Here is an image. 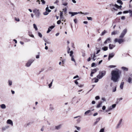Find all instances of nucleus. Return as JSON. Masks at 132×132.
<instances>
[{
  "instance_id": "nucleus-1",
  "label": "nucleus",
  "mask_w": 132,
  "mask_h": 132,
  "mask_svg": "<svg viewBox=\"0 0 132 132\" xmlns=\"http://www.w3.org/2000/svg\"><path fill=\"white\" fill-rule=\"evenodd\" d=\"M121 73V71L118 69L112 70L111 72V80L114 82H118L120 77Z\"/></svg>"
},
{
  "instance_id": "nucleus-2",
  "label": "nucleus",
  "mask_w": 132,
  "mask_h": 132,
  "mask_svg": "<svg viewBox=\"0 0 132 132\" xmlns=\"http://www.w3.org/2000/svg\"><path fill=\"white\" fill-rule=\"evenodd\" d=\"M127 30L126 29H125L123 30L119 36V37L120 38H115L114 40V42L115 43L118 42L119 44H120L124 42L125 40L122 38L124 37L125 35L127 33Z\"/></svg>"
},
{
  "instance_id": "nucleus-3",
  "label": "nucleus",
  "mask_w": 132,
  "mask_h": 132,
  "mask_svg": "<svg viewBox=\"0 0 132 132\" xmlns=\"http://www.w3.org/2000/svg\"><path fill=\"white\" fill-rule=\"evenodd\" d=\"M106 74V72L105 71H100L99 74L97 76V78L99 79H101Z\"/></svg>"
},
{
  "instance_id": "nucleus-4",
  "label": "nucleus",
  "mask_w": 132,
  "mask_h": 132,
  "mask_svg": "<svg viewBox=\"0 0 132 132\" xmlns=\"http://www.w3.org/2000/svg\"><path fill=\"white\" fill-rule=\"evenodd\" d=\"M33 11L34 13L35 14L36 17L38 18H39L40 14L39 10L36 9L34 10Z\"/></svg>"
},
{
  "instance_id": "nucleus-5",
  "label": "nucleus",
  "mask_w": 132,
  "mask_h": 132,
  "mask_svg": "<svg viewBox=\"0 0 132 132\" xmlns=\"http://www.w3.org/2000/svg\"><path fill=\"white\" fill-rule=\"evenodd\" d=\"M34 61V59H31L29 60L25 65L27 67H29L31 66Z\"/></svg>"
},
{
  "instance_id": "nucleus-6",
  "label": "nucleus",
  "mask_w": 132,
  "mask_h": 132,
  "mask_svg": "<svg viewBox=\"0 0 132 132\" xmlns=\"http://www.w3.org/2000/svg\"><path fill=\"white\" fill-rule=\"evenodd\" d=\"M80 13H81V14H84V13L81 12H69V14H71V17L77 14H80Z\"/></svg>"
},
{
  "instance_id": "nucleus-7",
  "label": "nucleus",
  "mask_w": 132,
  "mask_h": 132,
  "mask_svg": "<svg viewBox=\"0 0 132 132\" xmlns=\"http://www.w3.org/2000/svg\"><path fill=\"white\" fill-rule=\"evenodd\" d=\"M122 120V119H121L119 121L118 123L117 124V125L116 127V128H118L121 127V125Z\"/></svg>"
},
{
  "instance_id": "nucleus-8",
  "label": "nucleus",
  "mask_w": 132,
  "mask_h": 132,
  "mask_svg": "<svg viewBox=\"0 0 132 132\" xmlns=\"http://www.w3.org/2000/svg\"><path fill=\"white\" fill-rule=\"evenodd\" d=\"M6 123L7 124L10 125L12 126H13V122L10 119L6 121Z\"/></svg>"
},
{
  "instance_id": "nucleus-9",
  "label": "nucleus",
  "mask_w": 132,
  "mask_h": 132,
  "mask_svg": "<svg viewBox=\"0 0 132 132\" xmlns=\"http://www.w3.org/2000/svg\"><path fill=\"white\" fill-rule=\"evenodd\" d=\"M119 33V31L115 30L112 32L111 33V34L112 35H118Z\"/></svg>"
},
{
  "instance_id": "nucleus-10",
  "label": "nucleus",
  "mask_w": 132,
  "mask_h": 132,
  "mask_svg": "<svg viewBox=\"0 0 132 132\" xmlns=\"http://www.w3.org/2000/svg\"><path fill=\"white\" fill-rule=\"evenodd\" d=\"M112 6L113 7H114L118 9H121L122 7L121 5L119 6L117 4H115L114 5L112 4Z\"/></svg>"
},
{
  "instance_id": "nucleus-11",
  "label": "nucleus",
  "mask_w": 132,
  "mask_h": 132,
  "mask_svg": "<svg viewBox=\"0 0 132 132\" xmlns=\"http://www.w3.org/2000/svg\"><path fill=\"white\" fill-rule=\"evenodd\" d=\"M111 42V38H108L104 42L105 44H106L107 43H110Z\"/></svg>"
},
{
  "instance_id": "nucleus-12",
  "label": "nucleus",
  "mask_w": 132,
  "mask_h": 132,
  "mask_svg": "<svg viewBox=\"0 0 132 132\" xmlns=\"http://www.w3.org/2000/svg\"><path fill=\"white\" fill-rule=\"evenodd\" d=\"M127 82L129 84H131L132 83V78L131 77H129L127 80Z\"/></svg>"
},
{
  "instance_id": "nucleus-13",
  "label": "nucleus",
  "mask_w": 132,
  "mask_h": 132,
  "mask_svg": "<svg viewBox=\"0 0 132 132\" xmlns=\"http://www.w3.org/2000/svg\"><path fill=\"white\" fill-rule=\"evenodd\" d=\"M115 46V45H114L110 44L109 45V48L110 50L113 49Z\"/></svg>"
},
{
  "instance_id": "nucleus-14",
  "label": "nucleus",
  "mask_w": 132,
  "mask_h": 132,
  "mask_svg": "<svg viewBox=\"0 0 132 132\" xmlns=\"http://www.w3.org/2000/svg\"><path fill=\"white\" fill-rule=\"evenodd\" d=\"M114 55V54L113 53L110 54L109 56L108 60H110V59L112 58Z\"/></svg>"
},
{
  "instance_id": "nucleus-15",
  "label": "nucleus",
  "mask_w": 132,
  "mask_h": 132,
  "mask_svg": "<svg viewBox=\"0 0 132 132\" xmlns=\"http://www.w3.org/2000/svg\"><path fill=\"white\" fill-rule=\"evenodd\" d=\"M124 82H122L120 84V87L121 89H122L123 88V86Z\"/></svg>"
},
{
  "instance_id": "nucleus-16",
  "label": "nucleus",
  "mask_w": 132,
  "mask_h": 132,
  "mask_svg": "<svg viewBox=\"0 0 132 132\" xmlns=\"http://www.w3.org/2000/svg\"><path fill=\"white\" fill-rule=\"evenodd\" d=\"M121 69L124 71H127L128 70V68L124 67H122Z\"/></svg>"
},
{
  "instance_id": "nucleus-17",
  "label": "nucleus",
  "mask_w": 132,
  "mask_h": 132,
  "mask_svg": "<svg viewBox=\"0 0 132 132\" xmlns=\"http://www.w3.org/2000/svg\"><path fill=\"white\" fill-rule=\"evenodd\" d=\"M102 102H98V104L97 105L96 107L97 108H100L102 105Z\"/></svg>"
},
{
  "instance_id": "nucleus-18",
  "label": "nucleus",
  "mask_w": 132,
  "mask_h": 132,
  "mask_svg": "<svg viewBox=\"0 0 132 132\" xmlns=\"http://www.w3.org/2000/svg\"><path fill=\"white\" fill-rule=\"evenodd\" d=\"M1 108L3 109H5L6 108V106L5 104H2L0 105Z\"/></svg>"
},
{
  "instance_id": "nucleus-19",
  "label": "nucleus",
  "mask_w": 132,
  "mask_h": 132,
  "mask_svg": "<svg viewBox=\"0 0 132 132\" xmlns=\"http://www.w3.org/2000/svg\"><path fill=\"white\" fill-rule=\"evenodd\" d=\"M8 84L9 86H10L12 85V82L11 80H8Z\"/></svg>"
},
{
  "instance_id": "nucleus-20",
  "label": "nucleus",
  "mask_w": 132,
  "mask_h": 132,
  "mask_svg": "<svg viewBox=\"0 0 132 132\" xmlns=\"http://www.w3.org/2000/svg\"><path fill=\"white\" fill-rule=\"evenodd\" d=\"M91 112V110H88L85 112V113H84L85 115H87L88 114L90 113Z\"/></svg>"
},
{
  "instance_id": "nucleus-21",
  "label": "nucleus",
  "mask_w": 132,
  "mask_h": 132,
  "mask_svg": "<svg viewBox=\"0 0 132 132\" xmlns=\"http://www.w3.org/2000/svg\"><path fill=\"white\" fill-rule=\"evenodd\" d=\"M107 31L105 30H104L103 31L101 34L100 35L101 36H103L104 35L105 33H107Z\"/></svg>"
},
{
  "instance_id": "nucleus-22",
  "label": "nucleus",
  "mask_w": 132,
  "mask_h": 132,
  "mask_svg": "<svg viewBox=\"0 0 132 132\" xmlns=\"http://www.w3.org/2000/svg\"><path fill=\"white\" fill-rule=\"evenodd\" d=\"M102 49L104 51H106L108 50V47L106 46H105L102 47Z\"/></svg>"
},
{
  "instance_id": "nucleus-23",
  "label": "nucleus",
  "mask_w": 132,
  "mask_h": 132,
  "mask_svg": "<svg viewBox=\"0 0 132 132\" xmlns=\"http://www.w3.org/2000/svg\"><path fill=\"white\" fill-rule=\"evenodd\" d=\"M101 118H99L97 119H96V121L94 122V124H96L100 120Z\"/></svg>"
},
{
  "instance_id": "nucleus-24",
  "label": "nucleus",
  "mask_w": 132,
  "mask_h": 132,
  "mask_svg": "<svg viewBox=\"0 0 132 132\" xmlns=\"http://www.w3.org/2000/svg\"><path fill=\"white\" fill-rule=\"evenodd\" d=\"M98 70V69L97 68L94 69L92 70V71L91 72H93V73L94 74Z\"/></svg>"
},
{
  "instance_id": "nucleus-25",
  "label": "nucleus",
  "mask_w": 132,
  "mask_h": 132,
  "mask_svg": "<svg viewBox=\"0 0 132 132\" xmlns=\"http://www.w3.org/2000/svg\"><path fill=\"white\" fill-rule=\"evenodd\" d=\"M71 60L72 61H73L75 63H76V61L74 58V56L71 57Z\"/></svg>"
},
{
  "instance_id": "nucleus-26",
  "label": "nucleus",
  "mask_w": 132,
  "mask_h": 132,
  "mask_svg": "<svg viewBox=\"0 0 132 132\" xmlns=\"http://www.w3.org/2000/svg\"><path fill=\"white\" fill-rule=\"evenodd\" d=\"M61 125H59L56 126L55 129H56L58 130L61 128Z\"/></svg>"
},
{
  "instance_id": "nucleus-27",
  "label": "nucleus",
  "mask_w": 132,
  "mask_h": 132,
  "mask_svg": "<svg viewBox=\"0 0 132 132\" xmlns=\"http://www.w3.org/2000/svg\"><path fill=\"white\" fill-rule=\"evenodd\" d=\"M117 2L118 3H119L121 5H122L123 4V3L122 2V1L121 0H118Z\"/></svg>"
},
{
  "instance_id": "nucleus-28",
  "label": "nucleus",
  "mask_w": 132,
  "mask_h": 132,
  "mask_svg": "<svg viewBox=\"0 0 132 132\" xmlns=\"http://www.w3.org/2000/svg\"><path fill=\"white\" fill-rule=\"evenodd\" d=\"M33 25L34 26V27L35 28L36 30H38V28L37 27L36 24H34Z\"/></svg>"
},
{
  "instance_id": "nucleus-29",
  "label": "nucleus",
  "mask_w": 132,
  "mask_h": 132,
  "mask_svg": "<svg viewBox=\"0 0 132 132\" xmlns=\"http://www.w3.org/2000/svg\"><path fill=\"white\" fill-rule=\"evenodd\" d=\"M62 10H63V11L64 12V13L65 14H66V13H67V9L66 8H65L64 9H63Z\"/></svg>"
},
{
  "instance_id": "nucleus-30",
  "label": "nucleus",
  "mask_w": 132,
  "mask_h": 132,
  "mask_svg": "<svg viewBox=\"0 0 132 132\" xmlns=\"http://www.w3.org/2000/svg\"><path fill=\"white\" fill-rule=\"evenodd\" d=\"M130 14V17L132 16V11L131 10H129V12Z\"/></svg>"
},
{
  "instance_id": "nucleus-31",
  "label": "nucleus",
  "mask_w": 132,
  "mask_h": 132,
  "mask_svg": "<svg viewBox=\"0 0 132 132\" xmlns=\"http://www.w3.org/2000/svg\"><path fill=\"white\" fill-rule=\"evenodd\" d=\"M60 60L62 61V64L63 65L64 64V62H65V59H63V60Z\"/></svg>"
},
{
  "instance_id": "nucleus-32",
  "label": "nucleus",
  "mask_w": 132,
  "mask_h": 132,
  "mask_svg": "<svg viewBox=\"0 0 132 132\" xmlns=\"http://www.w3.org/2000/svg\"><path fill=\"white\" fill-rule=\"evenodd\" d=\"M96 57V56L95 55V53H94L93 55V56L92 58V59L94 61H95L96 60V59H95V58Z\"/></svg>"
},
{
  "instance_id": "nucleus-33",
  "label": "nucleus",
  "mask_w": 132,
  "mask_h": 132,
  "mask_svg": "<svg viewBox=\"0 0 132 132\" xmlns=\"http://www.w3.org/2000/svg\"><path fill=\"white\" fill-rule=\"evenodd\" d=\"M53 81V80H52V81L51 82V83L48 85V86H49V88H51V87L52 86V84Z\"/></svg>"
},
{
  "instance_id": "nucleus-34",
  "label": "nucleus",
  "mask_w": 132,
  "mask_h": 132,
  "mask_svg": "<svg viewBox=\"0 0 132 132\" xmlns=\"http://www.w3.org/2000/svg\"><path fill=\"white\" fill-rule=\"evenodd\" d=\"M116 67V66L115 65H110L109 66V67L110 68H114Z\"/></svg>"
},
{
  "instance_id": "nucleus-35",
  "label": "nucleus",
  "mask_w": 132,
  "mask_h": 132,
  "mask_svg": "<svg viewBox=\"0 0 132 132\" xmlns=\"http://www.w3.org/2000/svg\"><path fill=\"white\" fill-rule=\"evenodd\" d=\"M116 90V86L114 87H113L112 88V92H114Z\"/></svg>"
},
{
  "instance_id": "nucleus-36",
  "label": "nucleus",
  "mask_w": 132,
  "mask_h": 132,
  "mask_svg": "<svg viewBox=\"0 0 132 132\" xmlns=\"http://www.w3.org/2000/svg\"><path fill=\"white\" fill-rule=\"evenodd\" d=\"M28 35L30 36L31 37L33 38L34 37V35L31 34V33L29 32L28 33Z\"/></svg>"
},
{
  "instance_id": "nucleus-37",
  "label": "nucleus",
  "mask_w": 132,
  "mask_h": 132,
  "mask_svg": "<svg viewBox=\"0 0 132 132\" xmlns=\"http://www.w3.org/2000/svg\"><path fill=\"white\" fill-rule=\"evenodd\" d=\"M73 51H70V55L71 57L74 56V55H73Z\"/></svg>"
},
{
  "instance_id": "nucleus-38",
  "label": "nucleus",
  "mask_w": 132,
  "mask_h": 132,
  "mask_svg": "<svg viewBox=\"0 0 132 132\" xmlns=\"http://www.w3.org/2000/svg\"><path fill=\"white\" fill-rule=\"evenodd\" d=\"M38 36L40 38H42V34L39 32H38Z\"/></svg>"
},
{
  "instance_id": "nucleus-39",
  "label": "nucleus",
  "mask_w": 132,
  "mask_h": 132,
  "mask_svg": "<svg viewBox=\"0 0 132 132\" xmlns=\"http://www.w3.org/2000/svg\"><path fill=\"white\" fill-rule=\"evenodd\" d=\"M50 109L51 111L54 109V108L51 104L50 105Z\"/></svg>"
},
{
  "instance_id": "nucleus-40",
  "label": "nucleus",
  "mask_w": 132,
  "mask_h": 132,
  "mask_svg": "<svg viewBox=\"0 0 132 132\" xmlns=\"http://www.w3.org/2000/svg\"><path fill=\"white\" fill-rule=\"evenodd\" d=\"M49 12H48L47 11H46V12H45L43 13V14L44 15H47V14H48Z\"/></svg>"
},
{
  "instance_id": "nucleus-41",
  "label": "nucleus",
  "mask_w": 132,
  "mask_h": 132,
  "mask_svg": "<svg viewBox=\"0 0 132 132\" xmlns=\"http://www.w3.org/2000/svg\"><path fill=\"white\" fill-rule=\"evenodd\" d=\"M46 11H47L48 12H51V10L49 9L48 7H47L46 9Z\"/></svg>"
},
{
  "instance_id": "nucleus-42",
  "label": "nucleus",
  "mask_w": 132,
  "mask_h": 132,
  "mask_svg": "<svg viewBox=\"0 0 132 132\" xmlns=\"http://www.w3.org/2000/svg\"><path fill=\"white\" fill-rule=\"evenodd\" d=\"M75 127L76 128L77 130H78V131H80L81 129V128L80 127H78L76 126H75Z\"/></svg>"
},
{
  "instance_id": "nucleus-43",
  "label": "nucleus",
  "mask_w": 132,
  "mask_h": 132,
  "mask_svg": "<svg viewBox=\"0 0 132 132\" xmlns=\"http://www.w3.org/2000/svg\"><path fill=\"white\" fill-rule=\"evenodd\" d=\"M95 79V80L94 81V82H97L98 81V79H96V78H94L93 79V80Z\"/></svg>"
},
{
  "instance_id": "nucleus-44",
  "label": "nucleus",
  "mask_w": 132,
  "mask_h": 132,
  "mask_svg": "<svg viewBox=\"0 0 132 132\" xmlns=\"http://www.w3.org/2000/svg\"><path fill=\"white\" fill-rule=\"evenodd\" d=\"M15 19L16 21L19 22L20 21V19L18 18H15Z\"/></svg>"
},
{
  "instance_id": "nucleus-45",
  "label": "nucleus",
  "mask_w": 132,
  "mask_h": 132,
  "mask_svg": "<svg viewBox=\"0 0 132 132\" xmlns=\"http://www.w3.org/2000/svg\"><path fill=\"white\" fill-rule=\"evenodd\" d=\"M51 30L49 28L48 29V30L47 31V33H49Z\"/></svg>"
},
{
  "instance_id": "nucleus-46",
  "label": "nucleus",
  "mask_w": 132,
  "mask_h": 132,
  "mask_svg": "<svg viewBox=\"0 0 132 132\" xmlns=\"http://www.w3.org/2000/svg\"><path fill=\"white\" fill-rule=\"evenodd\" d=\"M41 1L42 2V4H44L45 3V2L44 0H41Z\"/></svg>"
},
{
  "instance_id": "nucleus-47",
  "label": "nucleus",
  "mask_w": 132,
  "mask_h": 132,
  "mask_svg": "<svg viewBox=\"0 0 132 132\" xmlns=\"http://www.w3.org/2000/svg\"><path fill=\"white\" fill-rule=\"evenodd\" d=\"M81 121V120L80 118H78L77 120V123H79L80 122V121Z\"/></svg>"
},
{
  "instance_id": "nucleus-48",
  "label": "nucleus",
  "mask_w": 132,
  "mask_h": 132,
  "mask_svg": "<svg viewBox=\"0 0 132 132\" xmlns=\"http://www.w3.org/2000/svg\"><path fill=\"white\" fill-rule=\"evenodd\" d=\"M116 104H113L111 106L112 108H113V109H114V108L116 107Z\"/></svg>"
},
{
  "instance_id": "nucleus-49",
  "label": "nucleus",
  "mask_w": 132,
  "mask_h": 132,
  "mask_svg": "<svg viewBox=\"0 0 132 132\" xmlns=\"http://www.w3.org/2000/svg\"><path fill=\"white\" fill-rule=\"evenodd\" d=\"M100 98V97L99 96H96L95 97V99L96 100H99Z\"/></svg>"
},
{
  "instance_id": "nucleus-50",
  "label": "nucleus",
  "mask_w": 132,
  "mask_h": 132,
  "mask_svg": "<svg viewBox=\"0 0 132 132\" xmlns=\"http://www.w3.org/2000/svg\"><path fill=\"white\" fill-rule=\"evenodd\" d=\"M99 132H104V129L103 128H102L100 129Z\"/></svg>"
},
{
  "instance_id": "nucleus-51",
  "label": "nucleus",
  "mask_w": 132,
  "mask_h": 132,
  "mask_svg": "<svg viewBox=\"0 0 132 132\" xmlns=\"http://www.w3.org/2000/svg\"><path fill=\"white\" fill-rule=\"evenodd\" d=\"M87 18L88 20H92V18L91 17H87Z\"/></svg>"
},
{
  "instance_id": "nucleus-52",
  "label": "nucleus",
  "mask_w": 132,
  "mask_h": 132,
  "mask_svg": "<svg viewBox=\"0 0 132 132\" xmlns=\"http://www.w3.org/2000/svg\"><path fill=\"white\" fill-rule=\"evenodd\" d=\"M60 16H63V13L62 12H61V11H60Z\"/></svg>"
},
{
  "instance_id": "nucleus-53",
  "label": "nucleus",
  "mask_w": 132,
  "mask_h": 132,
  "mask_svg": "<svg viewBox=\"0 0 132 132\" xmlns=\"http://www.w3.org/2000/svg\"><path fill=\"white\" fill-rule=\"evenodd\" d=\"M129 12V10L128 11H126L123 12V13L124 14L127 13Z\"/></svg>"
},
{
  "instance_id": "nucleus-54",
  "label": "nucleus",
  "mask_w": 132,
  "mask_h": 132,
  "mask_svg": "<svg viewBox=\"0 0 132 132\" xmlns=\"http://www.w3.org/2000/svg\"><path fill=\"white\" fill-rule=\"evenodd\" d=\"M61 20H60L57 21V24H59L61 23Z\"/></svg>"
},
{
  "instance_id": "nucleus-55",
  "label": "nucleus",
  "mask_w": 132,
  "mask_h": 132,
  "mask_svg": "<svg viewBox=\"0 0 132 132\" xmlns=\"http://www.w3.org/2000/svg\"><path fill=\"white\" fill-rule=\"evenodd\" d=\"M122 98H118L117 99V101H120L122 100Z\"/></svg>"
},
{
  "instance_id": "nucleus-56",
  "label": "nucleus",
  "mask_w": 132,
  "mask_h": 132,
  "mask_svg": "<svg viewBox=\"0 0 132 132\" xmlns=\"http://www.w3.org/2000/svg\"><path fill=\"white\" fill-rule=\"evenodd\" d=\"M78 80H79V79L75 80V82L76 85H78V82L77 81Z\"/></svg>"
},
{
  "instance_id": "nucleus-57",
  "label": "nucleus",
  "mask_w": 132,
  "mask_h": 132,
  "mask_svg": "<svg viewBox=\"0 0 132 132\" xmlns=\"http://www.w3.org/2000/svg\"><path fill=\"white\" fill-rule=\"evenodd\" d=\"M55 26H51L50 27H49V28L51 29L52 30V29H53V28Z\"/></svg>"
},
{
  "instance_id": "nucleus-58",
  "label": "nucleus",
  "mask_w": 132,
  "mask_h": 132,
  "mask_svg": "<svg viewBox=\"0 0 132 132\" xmlns=\"http://www.w3.org/2000/svg\"><path fill=\"white\" fill-rule=\"evenodd\" d=\"M108 108L109 109V110H110V111L111 110L113 109V108H112L111 106L109 107Z\"/></svg>"
},
{
  "instance_id": "nucleus-59",
  "label": "nucleus",
  "mask_w": 132,
  "mask_h": 132,
  "mask_svg": "<svg viewBox=\"0 0 132 132\" xmlns=\"http://www.w3.org/2000/svg\"><path fill=\"white\" fill-rule=\"evenodd\" d=\"M62 4L64 6H66L67 5L68 3H63Z\"/></svg>"
},
{
  "instance_id": "nucleus-60",
  "label": "nucleus",
  "mask_w": 132,
  "mask_h": 132,
  "mask_svg": "<svg viewBox=\"0 0 132 132\" xmlns=\"http://www.w3.org/2000/svg\"><path fill=\"white\" fill-rule=\"evenodd\" d=\"M100 51V49H98L97 50L96 53V54H98Z\"/></svg>"
},
{
  "instance_id": "nucleus-61",
  "label": "nucleus",
  "mask_w": 132,
  "mask_h": 132,
  "mask_svg": "<svg viewBox=\"0 0 132 132\" xmlns=\"http://www.w3.org/2000/svg\"><path fill=\"white\" fill-rule=\"evenodd\" d=\"M60 18L62 20V21H63V19H64V18L63 17V16H60Z\"/></svg>"
},
{
  "instance_id": "nucleus-62",
  "label": "nucleus",
  "mask_w": 132,
  "mask_h": 132,
  "mask_svg": "<svg viewBox=\"0 0 132 132\" xmlns=\"http://www.w3.org/2000/svg\"><path fill=\"white\" fill-rule=\"evenodd\" d=\"M106 109V107L105 106H103L102 108V109L103 110H104Z\"/></svg>"
},
{
  "instance_id": "nucleus-63",
  "label": "nucleus",
  "mask_w": 132,
  "mask_h": 132,
  "mask_svg": "<svg viewBox=\"0 0 132 132\" xmlns=\"http://www.w3.org/2000/svg\"><path fill=\"white\" fill-rule=\"evenodd\" d=\"M77 20L76 19H75L74 20V21L75 22V23H76L77 22Z\"/></svg>"
},
{
  "instance_id": "nucleus-64",
  "label": "nucleus",
  "mask_w": 132,
  "mask_h": 132,
  "mask_svg": "<svg viewBox=\"0 0 132 132\" xmlns=\"http://www.w3.org/2000/svg\"><path fill=\"white\" fill-rule=\"evenodd\" d=\"M121 19L122 20H124L125 19V17L124 16H122L121 17Z\"/></svg>"
}]
</instances>
